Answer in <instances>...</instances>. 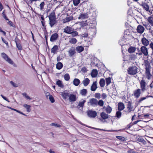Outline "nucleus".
Returning <instances> with one entry per match:
<instances>
[{"instance_id": "f257e3e1", "label": "nucleus", "mask_w": 153, "mask_h": 153, "mask_svg": "<svg viewBox=\"0 0 153 153\" xmlns=\"http://www.w3.org/2000/svg\"><path fill=\"white\" fill-rule=\"evenodd\" d=\"M137 68L135 66L130 67L128 69V73L130 75H134L137 73Z\"/></svg>"}, {"instance_id": "f03ea898", "label": "nucleus", "mask_w": 153, "mask_h": 153, "mask_svg": "<svg viewBox=\"0 0 153 153\" xmlns=\"http://www.w3.org/2000/svg\"><path fill=\"white\" fill-rule=\"evenodd\" d=\"M49 24L51 27H52L56 23L55 16L54 14H51L49 16Z\"/></svg>"}, {"instance_id": "7ed1b4c3", "label": "nucleus", "mask_w": 153, "mask_h": 153, "mask_svg": "<svg viewBox=\"0 0 153 153\" xmlns=\"http://www.w3.org/2000/svg\"><path fill=\"white\" fill-rule=\"evenodd\" d=\"M1 55L2 57L8 63L12 65L13 64V62L12 60L5 53H1Z\"/></svg>"}, {"instance_id": "20e7f679", "label": "nucleus", "mask_w": 153, "mask_h": 153, "mask_svg": "<svg viewBox=\"0 0 153 153\" xmlns=\"http://www.w3.org/2000/svg\"><path fill=\"white\" fill-rule=\"evenodd\" d=\"M1 55L2 57L8 63L12 65L13 64V62L12 60L5 53H1Z\"/></svg>"}, {"instance_id": "39448f33", "label": "nucleus", "mask_w": 153, "mask_h": 153, "mask_svg": "<svg viewBox=\"0 0 153 153\" xmlns=\"http://www.w3.org/2000/svg\"><path fill=\"white\" fill-rule=\"evenodd\" d=\"M88 116L90 118H95L97 115V113L95 111L92 110H88L87 112Z\"/></svg>"}, {"instance_id": "423d86ee", "label": "nucleus", "mask_w": 153, "mask_h": 153, "mask_svg": "<svg viewBox=\"0 0 153 153\" xmlns=\"http://www.w3.org/2000/svg\"><path fill=\"white\" fill-rule=\"evenodd\" d=\"M127 111L128 113H129L131 111H134V108L132 105V103L131 101H128L127 102Z\"/></svg>"}, {"instance_id": "0eeeda50", "label": "nucleus", "mask_w": 153, "mask_h": 153, "mask_svg": "<svg viewBox=\"0 0 153 153\" xmlns=\"http://www.w3.org/2000/svg\"><path fill=\"white\" fill-rule=\"evenodd\" d=\"M140 84L141 91L142 92H144L146 90V86L147 85L146 82L143 79H142L140 82Z\"/></svg>"}, {"instance_id": "6e6552de", "label": "nucleus", "mask_w": 153, "mask_h": 153, "mask_svg": "<svg viewBox=\"0 0 153 153\" xmlns=\"http://www.w3.org/2000/svg\"><path fill=\"white\" fill-rule=\"evenodd\" d=\"M73 30H74L73 28L69 26H67L63 29V32L67 34H70Z\"/></svg>"}, {"instance_id": "1a4fd4ad", "label": "nucleus", "mask_w": 153, "mask_h": 153, "mask_svg": "<svg viewBox=\"0 0 153 153\" xmlns=\"http://www.w3.org/2000/svg\"><path fill=\"white\" fill-rule=\"evenodd\" d=\"M89 104L93 106H95L97 105L98 101L95 98H92L89 100V102H88Z\"/></svg>"}, {"instance_id": "9d476101", "label": "nucleus", "mask_w": 153, "mask_h": 153, "mask_svg": "<svg viewBox=\"0 0 153 153\" xmlns=\"http://www.w3.org/2000/svg\"><path fill=\"white\" fill-rule=\"evenodd\" d=\"M141 94V89H137L134 92V95L135 97L137 98L139 97Z\"/></svg>"}, {"instance_id": "9b49d317", "label": "nucleus", "mask_w": 153, "mask_h": 153, "mask_svg": "<svg viewBox=\"0 0 153 153\" xmlns=\"http://www.w3.org/2000/svg\"><path fill=\"white\" fill-rule=\"evenodd\" d=\"M140 51L144 56H147L148 55V49L145 46H143L141 47L140 48Z\"/></svg>"}, {"instance_id": "f8f14e48", "label": "nucleus", "mask_w": 153, "mask_h": 153, "mask_svg": "<svg viewBox=\"0 0 153 153\" xmlns=\"http://www.w3.org/2000/svg\"><path fill=\"white\" fill-rule=\"evenodd\" d=\"M144 30V28L142 25H139L137 26V30L138 33L142 34L143 33Z\"/></svg>"}, {"instance_id": "ddd939ff", "label": "nucleus", "mask_w": 153, "mask_h": 153, "mask_svg": "<svg viewBox=\"0 0 153 153\" xmlns=\"http://www.w3.org/2000/svg\"><path fill=\"white\" fill-rule=\"evenodd\" d=\"M75 49L74 47H71L68 51V53L69 56L72 57L76 53L75 51Z\"/></svg>"}, {"instance_id": "4468645a", "label": "nucleus", "mask_w": 153, "mask_h": 153, "mask_svg": "<svg viewBox=\"0 0 153 153\" xmlns=\"http://www.w3.org/2000/svg\"><path fill=\"white\" fill-rule=\"evenodd\" d=\"M68 99L70 102L75 101L76 100V95L73 94H70Z\"/></svg>"}, {"instance_id": "2eb2a0df", "label": "nucleus", "mask_w": 153, "mask_h": 153, "mask_svg": "<svg viewBox=\"0 0 153 153\" xmlns=\"http://www.w3.org/2000/svg\"><path fill=\"white\" fill-rule=\"evenodd\" d=\"M58 37V34L56 33H55L51 35L50 39V41L51 42H53L57 39Z\"/></svg>"}, {"instance_id": "dca6fc26", "label": "nucleus", "mask_w": 153, "mask_h": 153, "mask_svg": "<svg viewBox=\"0 0 153 153\" xmlns=\"http://www.w3.org/2000/svg\"><path fill=\"white\" fill-rule=\"evenodd\" d=\"M140 5L146 11H148L149 10V7L147 3L143 1Z\"/></svg>"}, {"instance_id": "f3484780", "label": "nucleus", "mask_w": 153, "mask_h": 153, "mask_svg": "<svg viewBox=\"0 0 153 153\" xmlns=\"http://www.w3.org/2000/svg\"><path fill=\"white\" fill-rule=\"evenodd\" d=\"M97 81L94 82L91 87V90L92 91H95L97 88Z\"/></svg>"}, {"instance_id": "a211bd4d", "label": "nucleus", "mask_w": 153, "mask_h": 153, "mask_svg": "<svg viewBox=\"0 0 153 153\" xmlns=\"http://www.w3.org/2000/svg\"><path fill=\"white\" fill-rule=\"evenodd\" d=\"M142 44L144 46H147L149 44V41L145 38H143L141 39Z\"/></svg>"}, {"instance_id": "6ab92c4d", "label": "nucleus", "mask_w": 153, "mask_h": 153, "mask_svg": "<svg viewBox=\"0 0 153 153\" xmlns=\"http://www.w3.org/2000/svg\"><path fill=\"white\" fill-rule=\"evenodd\" d=\"M125 108V105L123 103L120 102L118 104V109L119 111H121Z\"/></svg>"}, {"instance_id": "aec40b11", "label": "nucleus", "mask_w": 153, "mask_h": 153, "mask_svg": "<svg viewBox=\"0 0 153 153\" xmlns=\"http://www.w3.org/2000/svg\"><path fill=\"white\" fill-rule=\"evenodd\" d=\"M70 94L68 93L62 92L61 95L63 99L64 100H66L68 97L69 98Z\"/></svg>"}, {"instance_id": "412c9836", "label": "nucleus", "mask_w": 153, "mask_h": 153, "mask_svg": "<svg viewBox=\"0 0 153 153\" xmlns=\"http://www.w3.org/2000/svg\"><path fill=\"white\" fill-rule=\"evenodd\" d=\"M79 53H80L84 50V48L82 46H80L76 47L75 49Z\"/></svg>"}, {"instance_id": "4be33fe9", "label": "nucleus", "mask_w": 153, "mask_h": 153, "mask_svg": "<svg viewBox=\"0 0 153 153\" xmlns=\"http://www.w3.org/2000/svg\"><path fill=\"white\" fill-rule=\"evenodd\" d=\"M98 74V72L97 70L93 69L91 73V76L92 77H96Z\"/></svg>"}, {"instance_id": "5701e85b", "label": "nucleus", "mask_w": 153, "mask_h": 153, "mask_svg": "<svg viewBox=\"0 0 153 153\" xmlns=\"http://www.w3.org/2000/svg\"><path fill=\"white\" fill-rule=\"evenodd\" d=\"M90 82V80L88 78L85 79L83 81L82 83L84 86H86L88 85Z\"/></svg>"}, {"instance_id": "b1692460", "label": "nucleus", "mask_w": 153, "mask_h": 153, "mask_svg": "<svg viewBox=\"0 0 153 153\" xmlns=\"http://www.w3.org/2000/svg\"><path fill=\"white\" fill-rule=\"evenodd\" d=\"M101 117L103 119H106L108 118V115L104 112H102L100 114Z\"/></svg>"}, {"instance_id": "393cba45", "label": "nucleus", "mask_w": 153, "mask_h": 153, "mask_svg": "<svg viewBox=\"0 0 153 153\" xmlns=\"http://www.w3.org/2000/svg\"><path fill=\"white\" fill-rule=\"evenodd\" d=\"M73 84L76 86H77L79 85L80 82V80L77 78H75L73 81Z\"/></svg>"}, {"instance_id": "a878e982", "label": "nucleus", "mask_w": 153, "mask_h": 153, "mask_svg": "<svg viewBox=\"0 0 153 153\" xmlns=\"http://www.w3.org/2000/svg\"><path fill=\"white\" fill-rule=\"evenodd\" d=\"M99 84L101 87H103L105 85V81L104 79H101L100 81Z\"/></svg>"}, {"instance_id": "bb28decb", "label": "nucleus", "mask_w": 153, "mask_h": 153, "mask_svg": "<svg viewBox=\"0 0 153 153\" xmlns=\"http://www.w3.org/2000/svg\"><path fill=\"white\" fill-rule=\"evenodd\" d=\"M73 17L72 16L67 17L63 19V23H65L68 22L71 20H73Z\"/></svg>"}, {"instance_id": "cd10ccee", "label": "nucleus", "mask_w": 153, "mask_h": 153, "mask_svg": "<svg viewBox=\"0 0 153 153\" xmlns=\"http://www.w3.org/2000/svg\"><path fill=\"white\" fill-rule=\"evenodd\" d=\"M58 49V47L57 45H54L51 49V52L54 54L56 53V51Z\"/></svg>"}, {"instance_id": "c85d7f7f", "label": "nucleus", "mask_w": 153, "mask_h": 153, "mask_svg": "<svg viewBox=\"0 0 153 153\" xmlns=\"http://www.w3.org/2000/svg\"><path fill=\"white\" fill-rule=\"evenodd\" d=\"M87 14L86 13L82 14V13H81L78 17L79 19H84L87 17Z\"/></svg>"}, {"instance_id": "c756f323", "label": "nucleus", "mask_w": 153, "mask_h": 153, "mask_svg": "<svg viewBox=\"0 0 153 153\" xmlns=\"http://www.w3.org/2000/svg\"><path fill=\"white\" fill-rule=\"evenodd\" d=\"M56 84L59 87L61 88H63L64 87V85L62 81L59 80H58L56 81Z\"/></svg>"}, {"instance_id": "7c9ffc66", "label": "nucleus", "mask_w": 153, "mask_h": 153, "mask_svg": "<svg viewBox=\"0 0 153 153\" xmlns=\"http://www.w3.org/2000/svg\"><path fill=\"white\" fill-rule=\"evenodd\" d=\"M147 20L150 25L152 26H153V17L152 16L148 17Z\"/></svg>"}, {"instance_id": "2f4dec72", "label": "nucleus", "mask_w": 153, "mask_h": 153, "mask_svg": "<svg viewBox=\"0 0 153 153\" xmlns=\"http://www.w3.org/2000/svg\"><path fill=\"white\" fill-rule=\"evenodd\" d=\"M23 106L27 109V112H29L31 111V109H30L31 106L30 105L27 104H24L23 105Z\"/></svg>"}, {"instance_id": "473e14b6", "label": "nucleus", "mask_w": 153, "mask_h": 153, "mask_svg": "<svg viewBox=\"0 0 153 153\" xmlns=\"http://www.w3.org/2000/svg\"><path fill=\"white\" fill-rule=\"evenodd\" d=\"M77 42V40L74 38H71L69 39V42L70 43L75 44Z\"/></svg>"}, {"instance_id": "72a5a7b5", "label": "nucleus", "mask_w": 153, "mask_h": 153, "mask_svg": "<svg viewBox=\"0 0 153 153\" xmlns=\"http://www.w3.org/2000/svg\"><path fill=\"white\" fill-rule=\"evenodd\" d=\"M85 102V100H81L79 102L77 107H78V106L81 107H83L84 105V104Z\"/></svg>"}, {"instance_id": "f704fd0d", "label": "nucleus", "mask_w": 153, "mask_h": 153, "mask_svg": "<svg viewBox=\"0 0 153 153\" xmlns=\"http://www.w3.org/2000/svg\"><path fill=\"white\" fill-rule=\"evenodd\" d=\"M63 67L62 64L61 62H58L56 65V68L58 70L61 69Z\"/></svg>"}, {"instance_id": "c9c22d12", "label": "nucleus", "mask_w": 153, "mask_h": 153, "mask_svg": "<svg viewBox=\"0 0 153 153\" xmlns=\"http://www.w3.org/2000/svg\"><path fill=\"white\" fill-rule=\"evenodd\" d=\"M87 93V91L86 89H83L80 91V94L82 96H85Z\"/></svg>"}, {"instance_id": "e433bc0d", "label": "nucleus", "mask_w": 153, "mask_h": 153, "mask_svg": "<svg viewBox=\"0 0 153 153\" xmlns=\"http://www.w3.org/2000/svg\"><path fill=\"white\" fill-rule=\"evenodd\" d=\"M106 111L107 113L110 114L112 111V108L109 106H108L105 108Z\"/></svg>"}, {"instance_id": "4c0bfd02", "label": "nucleus", "mask_w": 153, "mask_h": 153, "mask_svg": "<svg viewBox=\"0 0 153 153\" xmlns=\"http://www.w3.org/2000/svg\"><path fill=\"white\" fill-rule=\"evenodd\" d=\"M64 77L65 80L66 81H68L70 79L69 74L68 73L65 74Z\"/></svg>"}, {"instance_id": "58836bf2", "label": "nucleus", "mask_w": 153, "mask_h": 153, "mask_svg": "<svg viewBox=\"0 0 153 153\" xmlns=\"http://www.w3.org/2000/svg\"><path fill=\"white\" fill-rule=\"evenodd\" d=\"M135 48L134 47H131L128 49V51L129 53H133L135 51Z\"/></svg>"}, {"instance_id": "ea45409f", "label": "nucleus", "mask_w": 153, "mask_h": 153, "mask_svg": "<svg viewBox=\"0 0 153 153\" xmlns=\"http://www.w3.org/2000/svg\"><path fill=\"white\" fill-rule=\"evenodd\" d=\"M70 34H71L72 36L74 37L78 36V33L76 31H74V30H73V31H72L71 33Z\"/></svg>"}, {"instance_id": "a19ab883", "label": "nucleus", "mask_w": 153, "mask_h": 153, "mask_svg": "<svg viewBox=\"0 0 153 153\" xmlns=\"http://www.w3.org/2000/svg\"><path fill=\"white\" fill-rule=\"evenodd\" d=\"M145 69L150 68L151 66L149 62L147 61H145Z\"/></svg>"}, {"instance_id": "79ce46f5", "label": "nucleus", "mask_w": 153, "mask_h": 153, "mask_svg": "<svg viewBox=\"0 0 153 153\" xmlns=\"http://www.w3.org/2000/svg\"><path fill=\"white\" fill-rule=\"evenodd\" d=\"M105 80L106 81V85L108 86L111 82V78L110 77H109L108 78H106L105 79Z\"/></svg>"}, {"instance_id": "37998d69", "label": "nucleus", "mask_w": 153, "mask_h": 153, "mask_svg": "<svg viewBox=\"0 0 153 153\" xmlns=\"http://www.w3.org/2000/svg\"><path fill=\"white\" fill-rule=\"evenodd\" d=\"M137 141L139 142L142 143L143 144H146V141L142 138H138L137 139Z\"/></svg>"}, {"instance_id": "c03bdc74", "label": "nucleus", "mask_w": 153, "mask_h": 153, "mask_svg": "<svg viewBox=\"0 0 153 153\" xmlns=\"http://www.w3.org/2000/svg\"><path fill=\"white\" fill-rule=\"evenodd\" d=\"M120 111H118L116 112V116L118 118H120L121 116L122 113Z\"/></svg>"}, {"instance_id": "a18cd8bd", "label": "nucleus", "mask_w": 153, "mask_h": 153, "mask_svg": "<svg viewBox=\"0 0 153 153\" xmlns=\"http://www.w3.org/2000/svg\"><path fill=\"white\" fill-rule=\"evenodd\" d=\"M73 3L74 6H77L80 2V0H73Z\"/></svg>"}, {"instance_id": "49530a36", "label": "nucleus", "mask_w": 153, "mask_h": 153, "mask_svg": "<svg viewBox=\"0 0 153 153\" xmlns=\"http://www.w3.org/2000/svg\"><path fill=\"white\" fill-rule=\"evenodd\" d=\"M22 95L24 96L27 100H31V98H30L28 96L27 94L25 93H23L22 94Z\"/></svg>"}, {"instance_id": "de8ad7c7", "label": "nucleus", "mask_w": 153, "mask_h": 153, "mask_svg": "<svg viewBox=\"0 0 153 153\" xmlns=\"http://www.w3.org/2000/svg\"><path fill=\"white\" fill-rule=\"evenodd\" d=\"M116 137L117 138L122 141H125L126 140V139L123 137L120 136H117Z\"/></svg>"}, {"instance_id": "09e8293b", "label": "nucleus", "mask_w": 153, "mask_h": 153, "mask_svg": "<svg viewBox=\"0 0 153 153\" xmlns=\"http://www.w3.org/2000/svg\"><path fill=\"white\" fill-rule=\"evenodd\" d=\"M16 46L19 50H22V48L21 46V45L16 42Z\"/></svg>"}, {"instance_id": "8fccbe9b", "label": "nucleus", "mask_w": 153, "mask_h": 153, "mask_svg": "<svg viewBox=\"0 0 153 153\" xmlns=\"http://www.w3.org/2000/svg\"><path fill=\"white\" fill-rule=\"evenodd\" d=\"M45 5L44 2H42L39 5L40 9L41 10H42L44 9V7Z\"/></svg>"}, {"instance_id": "3c124183", "label": "nucleus", "mask_w": 153, "mask_h": 153, "mask_svg": "<svg viewBox=\"0 0 153 153\" xmlns=\"http://www.w3.org/2000/svg\"><path fill=\"white\" fill-rule=\"evenodd\" d=\"M94 97L96 98L99 99L101 97V94L99 93H96L95 94Z\"/></svg>"}, {"instance_id": "603ef678", "label": "nucleus", "mask_w": 153, "mask_h": 153, "mask_svg": "<svg viewBox=\"0 0 153 153\" xmlns=\"http://www.w3.org/2000/svg\"><path fill=\"white\" fill-rule=\"evenodd\" d=\"M97 104L100 106H102L104 105V102L102 100H100L98 102V101Z\"/></svg>"}, {"instance_id": "864d4df0", "label": "nucleus", "mask_w": 153, "mask_h": 153, "mask_svg": "<svg viewBox=\"0 0 153 153\" xmlns=\"http://www.w3.org/2000/svg\"><path fill=\"white\" fill-rule=\"evenodd\" d=\"M148 97H141L138 100V102L139 103H140L142 101L148 98Z\"/></svg>"}, {"instance_id": "5fc2aeb1", "label": "nucleus", "mask_w": 153, "mask_h": 153, "mask_svg": "<svg viewBox=\"0 0 153 153\" xmlns=\"http://www.w3.org/2000/svg\"><path fill=\"white\" fill-rule=\"evenodd\" d=\"M51 125L52 126H54L56 127H60L61 126L58 123H53L51 124Z\"/></svg>"}, {"instance_id": "6e6d98bb", "label": "nucleus", "mask_w": 153, "mask_h": 153, "mask_svg": "<svg viewBox=\"0 0 153 153\" xmlns=\"http://www.w3.org/2000/svg\"><path fill=\"white\" fill-rule=\"evenodd\" d=\"M48 98L50 100L52 103H53L54 102V99L52 95L50 96Z\"/></svg>"}, {"instance_id": "4d7b16f0", "label": "nucleus", "mask_w": 153, "mask_h": 153, "mask_svg": "<svg viewBox=\"0 0 153 153\" xmlns=\"http://www.w3.org/2000/svg\"><path fill=\"white\" fill-rule=\"evenodd\" d=\"M130 58L131 60H134L137 58L136 56L134 54H132L130 56Z\"/></svg>"}, {"instance_id": "13d9d810", "label": "nucleus", "mask_w": 153, "mask_h": 153, "mask_svg": "<svg viewBox=\"0 0 153 153\" xmlns=\"http://www.w3.org/2000/svg\"><path fill=\"white\" fill-rule=\"evenodd\" d=\"M150 68H148V69H146V74L148 76L150 75Z\"/></svg>"}, {"instance_id": "bf43d9fd", "label": "nucleus", "mask_w": 153, "mask_h": 153, "mask_svg": "<svg viewBox=\"0 0 153 153\" xmlns=\"http://www.w3.org/2000/svg\"><path fill=\"white\" fill-rule=\"evenodd\" d=\"M10 83L14 87H18V85L17 84L14 83L12 81L10 82Z\"/></svg>"}, {"instance_id": "052dcab7", "label": "nucleus", "mask_w": 153, "mask_h": 153, "mask_svg": "<svg viewBox=\"0 0 153 153\" xmlns=\"http://www.w3.org/2000/svg\"><path fill=\"white\" fill-rule=\"evenodd\" d=\"M2 15L4 17V18L7 20H9L6 17V15L5 14V13L4 12V11L2 13Z\"/></svg>"}, {"instance_id": "680f3d73", "label": "nucleus", "mask_w": 153, "mask_h": 153, "mask_svg": "<svg viewBox=\"0 0 153 153\" xmlns=\"http://www.w3.org/2000/svg\"><path fill=\"white\" fill-rule=\"evenodd\" d=\"M128 153H138V152L134 151L132 149L129 150L127 151Z\"/></svg>"}, {"instance_id": "e2e57ef3", "label": "nucleus", "mask_w": 153, "mask_h": 153, "mask_svg": "<svg viewBox=\"0 0 153 153\" xmlns=\"http://www.w3.org/2000/svg\"><path fill=\"white\" fill-rule=\"evenodd\" d=\"M102 99H104L106 98L107 95L104 93H103L102 94Z\"/></svg>"}, {"instance_id": "0e129e2a", "label": "nucleus", "mask_w": 153, "mask_h": 153, "mask_svg": "<svg viewBox=\"0 0 153 153\" xmlns=\"http://www.w3.org/2000/svg\"><path fill=\"white\" fill-rule=\"evenodd\" d=\"M1 96L5 100L7 101V102H10V101L8 99H7V98L6 97H5L3 95H2V94H1Z\"/></svg>"}, {"instance_id": "69168bd1", "label": "nucleus", "mask_w": 153, "mask_h": 153, "mask_svg": "<svg viewBox=\"0 0 153 153\" xmlns=\"http://www.w3.org/2000/svg\"><path fill=\"white\" fill-rule=\"evenodd\" d=\"M9 108H10L11 109L13 110H14V111H16L17 112L19 113H22V112H21L20 111H19V110H18L16 109H14V108H13L11 107H10Z\"/></svg>"}, {"instance_id": "338daca9", "label": "nucleus", "mask_w": 153, "mask_h": 153, "mask_svg": "<svg viewBox=\"0 0 153 153\" xmlns=\"http://www.w3.org/2000/svg\"><path fill=\"white\" fill-rule=\"evenodd\" d=\"M45 95L46 96L47 98L48 99L49 97L50 96H51L50 94V93L49 92H47L45 93Z\"/></svg>"}, {"instance_id": "774afa93", "label": "nucleus", "mask_w": 153, "mask_h": 153, "mask_svg": "<svg viewBox=\"0 0 153 153\" xmlns=\"http://www.w3.org/2000/svg\"><path fill=\"white\" fill-rule=\"evenodd\" d=\"M1 39H2V41H3V42L4 43H5L7 45H8V44L7 42L3 38H2Z\"/></svg>"}]
</instances>
